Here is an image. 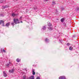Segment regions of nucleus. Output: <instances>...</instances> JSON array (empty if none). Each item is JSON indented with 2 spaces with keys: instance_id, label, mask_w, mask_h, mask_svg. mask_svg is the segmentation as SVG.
Listing matches in <instances>:
<instances>
[{
  "instance_id": "f257e3e1",
  "label": "nucleus",
  "mask_w": 79,
  "mask_h": 79,
  "mask_svg": "<svg viewBox=\"0 0 79 79\" xmlns=\"http://www.w3.org/2000/svg\"><path fill=\"white\" fill-rule=\"evenodd\" d=\"M13 22H12L11 24L13 26H15L14 23L15 24H19L20 23V22L19 21V19H13Z\"/></svg>"
},
{
  "instance_id": "f03ea898",
  "label": "nucleus",
  "mask_w": 79,
  "mask_h": 79,
  "mask_svg": "<svg viewBox=\"0 0 79 79\" xmlns=\"http://www.w3.org/2000/svg\"><path fill=\"white\" fill-rule=\"evenodd\" d=\"M59 79H66V77L64 76H61L59 78Z\"/></svg>"
},
{
  "instance_id": "7ed1b4c3",
  "label": "nucleus",
  "mask_w": 79,
  "mask_h": 79,
  "mask_svg": "<svg viewBox=\"0 0 79 79\" xmlns=\"http://www.w3.org/2000/svg\"><path fill=\"white\" fill-rule=\"evenodd\" d=\"M2 7L3 8V9H5V8H8V5L3 6H2Z\"/></svg>"
},
{
  "instance_id": "20e7f679",
  "label": "nucleus",
  "mask_w": 79,
  "mask_h": 79,
  "mask_svg": "<svg viewBox=\"0 0 79 79\" xmlns=\"http://www.w3.org/2000/svg\"><path fill=\"white\" fill-rule=\"evenodd\" d=\"M15 71V69H12V70H9V72L11 73H13Z\"/></svg>"
},
{
  "instance_id": "39448f33",
  "label": "nucleus",
  "mask_w": 79,
  "mask_h": 79,
  "mask_svg": "<svg viewBox=\"0 0 79 79\" xmlns=\"http://www.w3.org/2000/svg\"><path fill=\"white\" fill-rule=\"evenodd\" d=\"M10 22H9L8 23H7L6 25L5 26H7V27H8V26H10Z\"/></svg>"
},
{
  "instance_id": "423d86ee",
  "label": "nucleus",
  "mask_w": 79,
  "mask_h": 79,
  "mask_svg": "<svg viewBox=\"0 0 79 79\" xmlns=\"http://www.w3.org/2000/svg\"><path fill=\"white\" fill-rule=\"evenodd\" d=\"M48 23V26H52V23H50L49 22H47Z\"/></svg>"
},
{
  "instance_id": "0eeeda50",
  "label": "nucleus",
  "mask_w": 79,
  "mask_h": 79,
  "mask_svg": "<svg viewBox=\"0 0 79 79\" xmlns=\"http://www.w3.org/2000/svg\"><path fill=\"white\" fill-rule=\"evenodd\" d=\"M3 76L4 77H6L7 76V74L5 72V71L3 72Z\"/></svg>"
},
{
  "instance_id": "6e6552de",
  "label": "nucleus",
  "mask_w": 79,
  "mask_h": 79,
  "mask_svg": "<svg viewBox=\"0 0 79 79\" xmlns=\"http://www.w3.org/2000/svg\"><path fill=\"white\" fill-rule=\"evenodd\" d=\"M35 70L34 69H32V74L33 75H35Z\"/></svg>"
},
{
  "instance_id": "1a4fd4ad",
  "label": "nucleus",
  "mask_w": 79,
  "mask_h": 79,
  "mask_svg": "<svg viewBox=\"0 0 79 79\" xmlns=\"http://www.w3.org/2000/svg\"><path fill=\"white\" fill-rule=\"evenodd\" d=\"M49 41H50L49 40H48V38H46V39H45V41L47 43L48 42H49Z\"/></svg>"
},
{
  "instance_id": "9d476101",
  "label": "nucleus",
  "mask_w": 79,
  "mask_h": 79,
  "mask_svg": "<svg viewBox=\"0 0 79 79\" xmlns=\"http://www.w3.org/2000/svg\"><path fill=\"white\" fill-rule=\"evenodd\" d=\"M10 64H11V62H9V64H6V66L9 67Z\"/></svg>"
},
{
  "instance_id": "9b49d317",
  "label": "nucleus",
  "mask_w": 79,
  "mask_h": 79,
  "mask_svg": "<svg viewBox=\"0 0 79 79\" xmlns=\"http://www.w3.org/2000/svg\"><path fill=\"white\" fill-rule=\"evenodd\" d=\"M29 79H34V76L33 75L31 76L30 77Z\"/></svg>"
},
{
  "instance_id": "f8f14e48",
  "label": "nucleus",
  "mask_w": 79,
  "mask_h": 79,
  "mask_svg": "<svg viewBox=\"0 0 79 79\" xmlns=\"http://www.w3.org/2000/svg\"><path fill=\"white\" fill-rule=\"evenodd\" d=\"M48 29H49V30H50V31H52V30L53 29L52 27H48Z\"/></svg>"
},
{
  "instance_id": "ddd939ff",
  "label": "nucleus",
  "mask_w": 79,
  "mask_h": 79,
  "mask_svg": "<svg viewBox=\"0 0 79 79\" xmlns=\"http://www.w3.org/2000/svg\"><path fill=\"white\" fill-rule=\"evenodd\" d=\"M64 18H62V19H61L60 20L61 22H62V23H63V22H64Z\"/></svg>"
},
{
  "instance_id": "4468645a",
  "label": "nucleus",
  "mask_w": 79,
  "mask_h": 79,
  "mask_svg": "<svg viewBox=\"0 0 79 79\" xmlns=\"http://www.w3.org/2000/svg\"><path fill=\"white\" fill-rule=\"evenodd\" d=\"M2 24L4 23V22L3 21L0 20V24H2Z\"/></svg>"
},
{
  "instance_id": "2eb2a0df",
  "label": "nucleus",
  "mask_w": 79,
  "mask_h": 79,
  "mask_svg": "<svg viewBox=\"0 0 79 79\" xmlns=\"http://www.w3.org/2000/svg\"><path fill=\"white\" fill-rule=\"evenodd\" d=\"M46 29V27H45V26H44L43 27V28H42V29H43V30H45Z\"/></svg>"
},
{
  "instance_id": "dca6fc26",
  "label": "nucleus",
  "mask_w": 79,
  "mask_h": 79,
  "mask_svg": "<svg viewBox=\"0 0 79 79\" xmlns=\"http://www.w3.org/2000/svg\"><path fill=\"white\" fill-rule=\"evenodd\" d=\"M73 47H72V46H70L69 48V50H72L73 49Z\"/></svg>"
},
{
  "instance_id": "f3484780",
  "label": "nucleus",
  "mask_w": 79,
  "mask_h": 79,
  "mask_svg": "<svg viewBox=\"0 0 79 79\" xmlns=\"http://www.w3.org/2000/svg\"><path fill=\"white\" fill-rule=\"evenodd\" d=\"M16 61L18 62V63H19L20 61V60H19V59H16Z\"/></svg>"
},
{
  "instance_id": "a211bd4d",
  "label": "nucleus",
  "mask_w": 79,
  "mask_h": 79,
  "mask_svg": "<svg viewBox=\"0 0 79 79\" xmlns=\"http://www.w3.org/2000/svg\"><path fill=\"white\" fill-rule=\"evenodd\" d=\"M16 16V15L14 13H13L12 14V16H13V17H14V16Z\"/></svg>"
},
{
  "instance_id": "6ab92c4d",
  "label": "nucleus",
  "mask_w": 79,
  "mask_h": 79,
  "mask_svg": "<svg viewBox=\"0 0 79 79\" xmlns=\"http://www.w3.org/2000/svg\"><path fill=\"white\" fill-rule=\"evenodd\" d=\"M52 5H55V4H56V3H55V2L53 1L52 2Z\"/></svg>"
},
{
  "instance_id": "aec40b11",
  "label": "nucleus",
  "mask_w": 79,
  "mask_h": 79,
  "mask_svg": "<svg viewBox=\"0 0 79 79\" xmlns=\"http://www.w3.org/2000/svg\"><path fill=\"white\" fill-rule=\"evenodd\" d=\"M61 10H64V7H62L61 8Z\"/></svg>"
},
{
  "instance_id": "412c9836",
  "label": "nucleus",
  "mask_w": 79,
  "mask_h": 79,
  "mask_svg": "<svg viewBox=\"0 0 79 79\" xmlns=\"http://www.w3.org/2000/svg\"><path fill=\"white\" fill-rule=\"evenodd\" d=\"M2 52H4V53H6V51H5V49H4V48L3 49Z\"/></svg>"
},
{
  "instance_id": "4be33fe9",
  "label": "nucleus",
  "mask_w": 79,
  "mask_h": 79,
  "mask_svg": "<svg viewBox=\"0 0 79 79\" xmlns=\"http://www.w3.org/2000/svg\"><path fill=\"white\" fill-rule=\"evenodd\" d=\"M26 77L25 76H23V79H26Z\"/></svg>"
},
{
  "instance_id": "5701e85b",
  "label": "nucleus",
  "mask_w": 79,
  "mask_h": 79,
  "mask_svg": "<svg viewBox=\"0 0 79 79\" xmlns=\"http://www.w3.org/2000/svg\"><path fill=\"white\" fill-rule=\"evenodd\" d=\"M66 45L67 46H69V45H70V44L69 43H68L66 44Z\"/></svg>"
},
{
  "instance_id": "b1692460",
  "label": "nucleus",
  "mask_w": 79,
  "mask_h": 79,
  "mask_svg": "<svg viewBox=\"0 0 79 79\" xmlns=\"http://www.w3.org/2000/svg\"><path fill=\"white\" fill-rule=\"evenodd\" d=\"M37 9V7H33V10H36V9Z\"/></svg>"
},
{
  "instance_id": "393cba45",
  "label": "nucleus",
  "mask_w": 79,
  "mask_h": 79,
  "mask_svg": "<svg viewBox=\"0 0 79 79\" xmlns=\"http://www.w3.org/2000/svg\"><path fill=\"white\" fill-rule=\"evenodd\" d=\"M76 11H78L79 10V7H77V9L76 10Z\"/></svg>"
},
{
  "instance_id": "a878e982",
  "label": "nucleus",
  "mask_w": 79,
  "mask_h": 79,
  "mask_svg": "<svg viewBox=\"0 0 79 79\" xmlns=\"http://www.w3.org/2000/svg\"><path fill=\"white\" fill-rule=\"evenodd\" d=\"M0 16H4V15H3V14H1L0 15Z\"/></svg>"
},
{
  "instance_id": "bb28decb",
  "label": "nucleus",
  "mask_w": 79,
  "mask_h": 79,
  "mask_svg": "<svg viewBox=\"0 0 79 79\" xmlns=\"http://www.w3.org/2000/svg\"><path fill=\"white\" fill-rule=\"evenodd\" d=\"M3 3V0H0V3Z\"/></svg>"
},
{
  "instance_id": "cd10ccee",
  "label": "nucleus",
  "mask_w": 79,
  "mask_h": 79,
  "mask_svg": "<svg viewBox=\"0 0 79 79\" xmlns=\"http://www.w3.org/2000/svg\"><path fill=\"white\" fill-rule=\"evenodd\" d=\"M21 19H22V17H21L19 18V21H21Z\"/></svg>"
},
{
  "instance_id": "c85d7f7f",
  "label": "nucleus",
  "mask_w": 79,
  "mask_h": 79,
  "mask_svg": "<svg viewBox=\"0 0 79 79\" xmlns=\"http://www.w3.org/2000/svg\"><path fill=\"white\" fill-rule=\"evenodd\" d=\"M36 79H40V77H38Z\"/></svg>"
},
{
  "instance_id": "c756f323",
  "label": "nucleus",
  "mask_w": 79,
  "mask_h": 79,
  "mask_svg": "<svg viewBox=\"0 0 79 79\" xmlns=\"http://www.w3.org/2000/svg\"><path fill=\"white\" fill-rule=\"evenodd\" d=\"M55 11H56V13H58V10H57V9H56L55 10Z\"/></svg>"
},
{
  "instance_id": "7c9ffc66",
  "label": "nucleus",
  "mask_w": 79,
  "mask_h": 79,
  "mask_svg": "<svg viewBox=\"0 0 79 79\" xmlns=\"http://www.w3.org/2000/svg\"><path fill=\"white\" fill-rule=\"evenodd\" d=\"M1 51L2 52H3V49L2 48H1Z\"/></svg>"
},
{
  "instance_id": "2f4dec72",
  "label": "nucleus",
  "mask_w": 79,
  "mask_h": 79,
  "mask_svg": "<svg viewBox=\"0 0 79 79\" xmlns=\"http://www.w3.org/2000/svg\"><path fill=\"white\" fill-rule=\"evenodd\" d=\"M14 2H16L18 1V0H13Z\"/></svg>"
},
{
  "instance_id": "473e14b6",
  "label": "nucleus",
  "mask_w": 79,
  "mask_h": 79,
  "mask_svg": "<svg viewBox=\"0 0 79 79\" xmlns=\"http://www.w3.org/2000/svg\"><path fill=\"white\" fill-rule=\"evenodd\" d=\"M2 26H5V25H4V23H2Z\"/></svg>"
},
{
  "instance_id": "72a5a7b5",
  "label": "nucleus",
  "mask_w": 79,
  "mask_h": 79,
  "mask_svg": "<svg viewBox=\"0 0 79 79\" xmlns=\"http://www.w3.org/2000/svg\"><path fill=\"white\" fill-rule=\"evenodd\" d=\"M30 2H32V0H29Z\"/></svg>"
},
{
  "instance_id": "f704fd0d",
  "label": "nucleus",
  "mask_w": 79,
  "mask_h": 79,
  "mask_svg": "<svg viewBox=\"0 0 79 79\" xmlns=\"http://www.w3.org/2000/svg\"><path fill=\"white\" fill-rule=\"evenodd\" d=\"M27 13L28 12V10H27Z\"/></svg>"
},
{
  "instance_id": "c9c22d12",
  "label": "nucleus",
  "mask_w": 79,
  "mask_h": 79,
  "mask_svg": "<svg viewBox=\"0 0 79 79\" xmlns=\"http://www.w3.org/2000/svg\"><path fill=\"white\" fill-rule=\"evenodd\" d=\"M76 37L75 36H73V37Z\"/></svg>"
},
{
  "instance_id": "e433bc0d",
  "label": "nucleus",
  "mask_w": 79,
  "mask_h": 79,
  "mask_svg": "<svg viewBox=\"0 0 79 79\" xmlns=\"http://www.w3.org/2000/svg\"><path fill=\"white\" fill-rule=\"evenodd\" d=\"M45 1H46V2H47L48 1V0H44Z\"/></svg>"
},
{
  "instance_id": "4c0bfd02",
  "label": "nucleus",
  "mask_w": 79,
  "mask_h": 79,
  "mask_svg": "<svg viewBox=\"0 0 79 79\" xmlns=\"http://www.w3.org/2000/svg\"><path fill=\"white\" fill-rule=\"evenodd\" d=\"M20 23H23V21H20Z\"/></svg>"
},
{
  "instance_id": "58836bf2",
  "label": "nucleus",
  "mask_w": 79,
  "mask_h": 79,
  "mask_svg": "<svg viewBox=\"0 0 79 79\" xmlns=\"http://www.w3.org/2000/svg\"><path fill=\"white\" fill-rule=\"evenodd\" d=\"M66 25L65 24V26H66Z\"/></svg>"
},
{
  "instance_id": "ea45409f",
  "label": "nucleus",
  "mask_w": 79,
  "mask_h": 79,
  "mask_svg": "<svg viewBox=\"0 0 79 79\" xmlns=\"http://www.w3.org/2000/svg\"><path fill=\"white\" fill-rule=\"evenodd\" d=\"M31 28H32V27H31Z\"/></svg>"
},
{
  "instance_id": "a19ab883",
  "label": "nucleus",
  "mask_w": 79,
  "mask_h": 79,
  "mask_svg": "<svg viewBox=\"0 0 79 79\" xmlns=\"http://www.w3.org/2000/svg\"><path fill=\"white\" fill-rule=\"evenodd\" d=\"M31 28H32V27H31Z\"/></svg>"
}]
</instances>
